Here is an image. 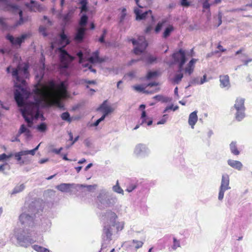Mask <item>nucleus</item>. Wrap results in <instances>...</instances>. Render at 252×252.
<instances>
[{"mask_svg": "<svg viewBox=\"0 0 252 252\" xmlns=\"http://www.w3.org/2000/svg\"><path fill=\"white\" fill-rule=\"evenodd\" d=\"M25 5L31 11H41L42 10V7L36 1L33 0H31L30 2H26L25 3Z\"/></svg>", "mask_w": 252, "mask_h": 252, "instance_id": "nucleus-18", "label": "nucleus"}, {"mask_svg": "<svg viewBox=\"0 0 252 252\" xmlns=\"http://www.w3.org/2000/svg\"><path fill=\"white\" fill-rule=\"evenodd\" d=\"M130 41L132 42L133 45L135 46L134 53L136 55H139L143 53L148 46V44L144 36H139L137 40L134 39H131Z\"/></svg>", "mask_w": 252, "mask_h": 252, "instance_id": "nucleus-8", "label": "nucleus"}, {"mask_svg": "<svg viewBox=\"0 0 252 252\" xmlns=\"http://www.w3.org/2000/svg\"><path fill=\"white\" fill-rule=\"evenodd\" d=\"M29 66L19 64L16 68L11 66L6 68L7 73L11 72L16 88L14 92V99L19 107H21L23 117L28 123L29 127H32L33 120L38 119L40 115L39 107L44 97H47L51 105L62 108L63 105L61 101V97L66 95V86L65 82L57 84L55 81L50 80L45 83H42L44 74L42 69L39 75H36L37 81L34 92L37 98L35 102L27 103L26 99L28 98L30 92L28 90L26 79L29 76Z\"/></svg>", "mask_w": 252, "mask_h": 252, "instance_id": "nucleus-1", "label": "nucleus"}, {"mask_svg": "<svg viewBox=\"0 0 252 252\" xmlns=\"http://www.w3.org/2000/svg\"><path fill=\"white\" fill-rule=\"evenodd\" d=\"M137 183L136 181L131 182L127 185L126 191L130 192H132L137 187Z\"/></svg>", "mask_w": 252, "mask_h": 252, "instance_id": "nucleus-37", "label": "nucleus"}, {"mask_svg": "<svg viewBox=\"0 0 252 252\" xmlns=\"http://www.w3.org/2000/svg\"><path fill=\"white\" fill-rule=\"evenodd\" d=\"M86 188L88 190H91L94 189L95 186L93 185H83L70 183H62L56 186V188L59 190L63 192H68L71 193L73 189H77L78 188Z\"/></svg>", "mask_w": 252, "mask_h": 252, "instance_id": "nucleus-5", "label": "nucleus"}, {"mask_svg": "<svg viewBox=\"0 0 252 252\" xmlns=\"http://www.w3.org/2000/svg\"><path fill=\"white\" fill-rule=\"evenodd\" d=\"M107 33V31L105 29L103 30V33L101 36L99 38V41L101 43H104V38L106 35V34Z\"/></svg>", "mask_w": 252, "mask_h": 252, "instance_id": "nucleus-58", "label": "nucleus"}, {"mask_svg": "<svg viewBox=\"0 0 252 252\" xmlns=\"http://www.w3.org/2000/svg\"><path fill=\"white\" fill-rule=\"evenodd\" d=\"M39 207V202L35 201L30 204L26 203L22 208L19 221L23 228H17L14 232V236L21 246L27 247L36 240L34 228L36 224V214L42 212Z\"/></svg>", "mask_w": 252, "mask_h": 252, "instance_id": "nucleus-2", "label": "nucleus"}, {"mask_svg": "<svg viewBox=\"0 0 252 252\" xmlns=\"http://www.w3.org/2000/svg\"><path fill=\"white\" fill-rule=\"evenodd\" d=\"M108 196H109V192L106 189H101L100 190L96 198L97 204L99 209L106 207Z\"/></svg>", "mask_w": 252, "mask_h": 252, "instance_id": "nucleus-13", "label": "nucleus"}, {"mask_svg": "<svg viewBox=\"0 0 252 252\" xmlns=\"http://www.w3.org/2000/svg\"><path fill=\"white\" fill-rule=\"evenodd\" d=\"M235 119L238 122L241 121L245 117V109L235 110Z\"/></svg>", "mask_w": 252, "mask_h": 252, "instance_id": "nucleus-30", "label": "nucleus"}, {"mask_svg": "<svg viewBox=\"0 0 252 252\" xmlns=\"http://www.w3.org/2000/svg\"><path fill=\"white\" fill-rule=\"evenodd\" d=\"M134 90L139 92H143L146 94H153L155 93L158 92L160 89L159 88H156L154 91H148L145 90V88L143 87L142 85H136L132 87Z\"/></svg>", "mask_w": 252, "mask_h": 252, "instance_id": "nucleus-23", "label": "nucleus"}, {"mask_svg": "<svg viewBox=\"0 0 252 252\" xmlns=\"http://www.w3.org/2000/svg\"><path fill=\"white\" fill-rule=\"evenodd\" d=\"M153 98L157 101H161L162 102H167L170 100L169 97L164 96L162 95H157L154 96Z\"/></svg>", "mask_w": 252, "mask_h": 252, "instance_id": "nucleus-38", "label": "nucleus"}, {"mask_svg": "<svg viewBox=\"0 0 252 252\" xmlns=\"http://www.w3.org/2000/svg\"><path fill=\"white\" fill-rule=\"evenodd\" d=\"M76 55L79 59L80 63H83L86 60H88L90 63H101L103 61L99 57V52L98 51H96L93 52L92 55L88 59H87L86 56H84V54L81 51L77 52Z\"/></svg>", "mask_w": 252, "mask_h": 252, "instance_id": "nucleus-9", "label": "nucleus"}, {"mask_svg": "<svg viewBox=\"0 0 252 252\" xmlns=\"http://www.w3.org/2000/svg\"><path fill=\"white\" fill-rule=\"evenodd\" d=\"M200 81V85H202L204 84V83L208 81V80L206 79V75H204L203 77L199 80Z\"/></svg>", "mask_w": 252, "mask_h": 252, "instance_id": "nucleus-64", "label": "nucleus"}, {"mask_svg": "<svg viewBox=\"0 0 252 252\" xmlns=\"http://www.w3.org/2000/svg\"><path fill=\"white\" fill-rule=\"evenodd\" d=\"M181 242L180 240L178 239L177 238L174 237L173 238V244L169 248L170 252L175 251L178 248H181Z\"/></svg>", "mask_w": 252, "mask_h": 252, "instance_id": "nucleus-27", "label": "nucleus"}, {"mask_svg": "<svg viewBox=\"0 0 252 252\" xmlns=\"http://www.w3.org/2000/svg\"><path fill=\"white\" fill-rule=\"evenodd\" d=\"M141 60L147 63H152L156 61V58L151 55L148 53H144L142 54V57L139 60H132L129 63V65H131L133 63Z\"/></svg>", "mask_w": 252, "mask_h": 252, "instance_id": "nucleus-17", "label": "nucleus"}, {"mask_svg": "<svg viewBox=\"0 0 252 252\" xmlns=\"http://www.w3.org/2000/svg\"><path fill=\"white\" fill-rule=\"evenodd\" d=\"M158 72L157 71H149L147 75V79H150L154 77L157 76Z\"/></svg>", "mask_w": 252, "mask_h": 252, "instance_id": "nucleus-53", "label": "nucleus"}, {"mask_svg": "<svg viewBox=\"0 0 252 252\" xmlns=\"http://www.w3.org/2000/svg\"><path fill=\"white\" fill-rule=\"evenodd\" d=\"M196 85H200V81L199 78L198 77L193 78L191 79L189 83V86H188V87Z\"/></svg>", "mask_w": 252, "mask_h": 252, "instance_id": "nucleus-44", "label": "nucleus"}, {"mask_svg": "<svg viewBox=\"0 0 252 252\" xmlns=\"http://www.w3.org/2000/svg\"><path fill=\"white\" fill-rule=\"evenodd\" d=\"M197 113V111H194L191 113L189 117L188 123L192 129L194 128V126L198 121Z\"/></svg>", "mask_w": 252, "mask_h": 252, "instance_id": "nucleus-19", "label": "nucleus"}, {"mask_svg": "<svg viewBox=\"0 0 252 252\" xmlns=\"http://www.w3.org/2000/svg\"><path fill=\"white\" fill-rule=\"evenodd\" d=\"M209 0H203L202 3V7L203 9H210V6L212 4V3H210L209 2Z\"/></svg>", "mask_w": 252, "mask_h": 252, "instance_id": "nucleus-47", "label": "nucleus"}, {"mask_svg": "<svg viewBox=\"0 0 252 252\" xmlns=\"http://www.w3.org/2000/svg\"><path fill=\"white\" fill-rule=\"evenodd\" d=\"M141 11L137 8H135L134 9V13L136 15V19L137 20H140L144 19L146 18V15H147L148 12L151 13L152 11L151 10H149L148 11H146L143 12V13H141Z\"/></svg>", "mask_w": 252, "mask_h": 252, "instance_id": "nucleus-28", "label": "nucleus"}, {"mask_svg": "<svg viewBox=\"0 0 252 252\" xmlns=\"http://www.w3.org/2000/svg\"><path fill=\"white\" fill-rule=\"evenodd\" d=\"M245 99L243 98H237L236 100L234 106L231 108V111L237 110H241L245 109L244 106Z\"/></svg>", "mask_w": 252, "mask_h": 252, "instance_id": "nucleus-20", "label": "nucleus"}, {"mask_svg": "<svg viewBox=\"0 0 252 252\" xmlns=\"http://www.w3.org/2000/svg\"><path fill=\"white\" fill-rule=\"evenodd\" d=\"M61 117L63 120L69 123H70L72 121L70 117V114L67 112L63 113L61 116Z\"/></svg>", "mask_w": 252, "mask_h": 252, "instance_id": "nucleus-41", "label": "nucleus"}, {"mask_svg": "<svg viewBox=\"0 0 252 252\" xmlns=\"http://www.w3.org/2000/svg\"><path fill=\"white\" fill-rule=\"evenodd\" d=\"M174 31V27L172 25H169L167 27L162 34V37L166 38L170 36L171 32Z\"/></svg>", "mask_w": 252, "mask_h": 252, "instance_id": "nucleus-34", "label": "nucleus"}, {"mask_svg": "<svg viewBox=\"0 0 252 252\" xmlns=\"http://www.w3.org/2000/svg\"><path fill=\"white\" fill-rule=\"evenodd\" d=\"M63 150V148L61 147L60 149H53L52 150V152L57 155L61 154V152Z\"/></svg>", "mask_w": 252, "mask_h": 252, "instance_id": "nucleus-63", "label": "nucleus"}, {"mask_svg": "<svg viewBox=\"0 0 252 252\" xmlns=\"http://www.w3.org/2000/svg\"><path fill=\"white\" fill-rule=\"evenodd\" d=\"M85 30L84 27H81L78 29L75 36V39L78 41H81L84 38Z\"/></svg>", "mask_w": 252, "mask_h": 252, "instance_id": "nucleus-29", "label": "nucleus"}, {"mask_svg": "<svg viewBox=\"0 0 252 252\" xmlns=\"http://www.w3.org/2000/svg\"><path fill=\"white\" fill-rule=\"evenodd\" d=\"M126 16V9L125 8H123L122 11V13L120 18V22L122 23L124 19L125 18Z\"/></svg>", "mask_w": 252, "mask_h": 252, "instance_id": "nucleus-57", "label": "nucleus"}, {"mask_svg": "<svg viewBox=\"0 0 252 252\" xmlns=\"http://www.w3.org/2000/svg\"><path fill=\"white\" fill-rule=\"evenodd\" d=\"M29 155L27 150L21 151L19 152L16 153L14 156L18 161L21 160L22 156Z\"/></svg>", "mask_w": 252, "mask_h": 252, "instance_id": "nucleus-36", "label": "nucleus"}, {"mask_svg": "<svg viewBox=\"0 0 252 252\" xmlns=\"http://www.w3.org/2000/svg\"><path fill=\"white\" fill-rule=\"evenodd\" d=\"M231 153L235 156H238L240 154V151L237 148V146L236 142L232 141L229 145Z\"/></svg>", "mask_w": 252, "mask_h": 252, "instance_id": "nucleus-32", "label": "nucleus"}, {"mask_svg": "<svg viewBox=\"0 0 252 252\" xmlns=\"http://www.w3.org/2000/svg\"><path fill=\"white\" fill-rule=\"evenodd\" d=\"M166 22V20L165 19H162L161 21L158 22L155 29V32L156 33H158L161 31Z\"/></svg>", "mask_w": 252, "mask_h": 252, "instance_id": "nucleus-39", "label": "nucleus"}, {"mask_svg": "<svg viewBox=\"0 0 252 252\" xmlns=\"http://www.w3.org/2000/svg\"><path fill=\"white\" fill-rule=\"evenodd\" d=\"M244 51L243 48H241L236 52V55L240 54L239 58L240 60L244 63V65H248V63L252 62V59H248L245 60V59L247 58V55L246 54H242V52Z\"/></svg>", "mask_w": 252, "mask_h": 252, "instance_id": "nucleus-24", "label": "nucleus"}, {"mask_svg": "<svg viewBox=\"0 0 252 252\" xmlns=\"http://www.w3.org/2000/svg\"><path fill=\"white\" fill-rule=\"evenodd\" d=\"M122 207V206L121 205H117L115 206V210L117 211V212L119 214H122V211L121 210V208Z\"/></svg>", "mask_w": 252, "mask_h": 252, "instance_id": "nucleus-62", "label": "nucleus"}, {"mask_svg": "<svg viewBox=\"0 0 252 252\" xmlns=\"http://www.w3.org/2000/svg\"><path fill=\"white\" fill-rule=\"evenodd\" d=\"M133 153L138 158H144L149 155L150 150L146 145L139 143L135 146Z\"/></svg>", "mask_w": 252, "mask_h": 252, "instance_id": "nucleus-10", "label": "nucleus"}, {"mask_svg": "<svg viewBox=\"0 0 252 252\" xmlns=\"http://www.w3.org/2000/svg\"><path fill=\"white\" fill-rule=\"evenodd\" d=\"M104 120V117H101L99 119L96 120L94 123L91 124L90 126H96L99 124Z\"/></svg>", "mask_w": 252, "mask_h": 252, "instance_id": "nucleus-55", "label": "nucleus"}, {"mask_svg": "<svg viewBox=\"0 0 252 252\" xmlns=\"http://www.w3.org/2000/svg\"><path fill=\"white\" fill-rule=\"evenodd\" d=\"M100 110L103 113L102 117H104V119L110 113H111L113 109L110 106L106 105L105 104L103 103L100 107Z\"/></svg>", "mask_w": 252, "mask_h": 252, "instance_id": "nucleus-26", "label": "nucleus"}, {"mask_svg": "<svg viewBox=\"0 0 252 252\" xmlns=\"http://www.w3.org/2000/svg\"><path fill=\"white\" fill-rule=\"evenodd\" d=\"M172 58L174 62L178 63V71L181 72L183 70V65L187 61L185 51L182 49H180L178 52L172 55Z\"/></svg>", "mask_w": 252, "mask_h": 252, "instance_id": "nucleus-11", "label": "nucleus"}, {"mask_svg": "<svg viewBox=\"0 0 252 252\" xmlns=\"http://www.w3.org/2000/svg\"><path fill=\"white\" fill-rule=\"evenodd\" d=\"M181 4L182 6L186 7H188L190 5V3L187 0H181Z\"/></svg>", "mask_w": 252, "mask_h": 252, "instance_id": "nucleus-61", "label": "nucleus"}, {"mask_svg": "<svg viewBox=\"0 0 252 252\" xmlns=\"http://www.w3.org/2000/svg\"><path fill=\"white\" fill-rule=\"evenodd\" d=\"M32 248L37 252H49L48 249L41 247L38 245H34L32 246Z\"/></svg>", "mask_w": 252, "mask_h": 252, "instance_id": "nucleus-40", "label": "nucleus"}, {"mask_svg": "<svg viewBox=\"0 0 252 252\" xmlns=\"http://www.w3.org/2000/svg\"><path fill=\"white\" fill-rule=\"evenodd\" d=\"M60 39L61 45L62 46V48H59L60 52V59L61 61L59 68L60 71L62 74L68 75V69L70 66L71 63L74 60V57L71 56L63 48L70 42L67 35L63 32L60 34Z\"/></svg>", "mask_w": 252, "mask_h": 252, "instance_id": "nucleus-3", "label": "nucleus"}, {"mask_svg": "<svg viewBox=\"0 0 252 252\" xmlns=\"http://www.w3.org/2000/svg\"><path fill=\"white\" fill-rule=\"evenodd\" d=\"M196 61L197 60L195 59H192L189 61L185 69L186 73H188L189 75H190L193 72L194 67V64Z\"/></svg>", "mask_w": 252, "mask_h": 252, "instance_id": "nucleus-25", "label": "nucleus"}, {"mask_svg": "<svg viewBox=\"0 0 252 252\" xmlns=\"http://www.w3.org/2000/svg\"><path fill=\"white\" fill-rule=\"evenodd\" d=\"M24 134L26 139H29L32 137V132L29 128L26 127V126L23 124L21 126L17 134L16 135L11 139L12 142H20L19 137L21 135Z\"/></svg>", "mask_w": 252, "mask_h": 252, "instance_id": "nucleus-14", "label": "nucleus"}, {"mask_svg": "<svg viewBox=\"0 0 252 252\" xmlns=\"http://www.w3.org/2000/svg\"><path fill=\"white\" fill-rule=\"evenodd\" d=\"M113 190L114 191H115L117 193L124 194V190L120 187V186L119 185L118 181H117L116 185L113 187Z\"/></svg>", "mask_w": 252, "mask_h": 252, "instance_id": "nucleus-42", "label": "nucleus"}, {"mask_svg": "<svg viewBox=\"0 0 252 252\" xmlns=\"http://www.w3.org/2000/svg\"><path fill=\"white\" fill-rule=\"evenodd\" d=\"M25 188V186L24 184L16 186L12 190L11 194H15L22 191Z\"/></svg>", "mask_w": 252, "mask_h": 252, "instance_id": "nucleus-35", "label": "nucleus"}, {"mask_svg": "<svg viewBox=\"0 0 252 252\" xmlns=\"http://www.w3.org/2000/svg\"><path fill=\"white\" fill-rule=\"evenodd\" d=\"M183 77V74L182 73L176 74L173 79V82L176 84H179Z\"/></svg>", "mask_w": 252, "mask_h": 252, "instance_id": "nucleus-46", "label": "nucleus"}, {"mask_svg": "<svg viewBox=\"0 0 252 252\" xmlns=\"http://www.w3.org/2000/svg\"><path fill=\"white\" fill-rule=\"evenodd\" d=\"M168 118V115L166 114H164L163 115L162 118L161 119L157 122V125H163L164 124Z\"/></svg>", "mask_w": 252, "mask_h": 252, "instance_id": "nucleus-49", "label": "nucleus"}, {"mask_svg": "<svg viewBox=\"0 0 252 252\" xmlns=\"http://www.w3.org/2000/svg\"><path fill=\"white\" fill-rule=\"evenodd\" d=\"M0 1L2 2L5 5L4 8L5 10L9 11L15 14L17 13L19 14L20 19L15 23V27L20 26L24 23L26 20L23 17L22 11L18 6L8 3L7 0H0Z\"/></svg>", "mask_w": 252, "mask_h": 252, "instance_id": "nucleus-6", "label": "nucleus"}, {"mask_svg": "<svg viewBox=\"0 0 252 252\" xmlns=\"http://www.w3.org/2000/svg\"><path fill=\"white\" fill-rule=\"evenodd\" d=\"M102 243L101 250L99 252H105L104 249L108 246L110 244L111 240V233L110 230V227L105 226L104 233L102 234Z\"/></svg>", "mask_w": 252, "mask_h": 252, "instance_id": "nucleus-15", "label": "nucleus"}, {"mask_svg": "<svg viewBox=\"0 0 252 252\" xmlns=\"http://www.w3.org/2000/svg\"><path fill=\"white\" fill-rule=\"evenodd\" d=\"M72 17V12L71 11H69L67 13L63 16V22L64 26L69 23Z\"/></svg>", "mask_w": 252, "mask_h": 252, "instance_id": "nucleus-33", "label": "nucleus"}, {"mask_svg": "<svg viewBox=\"0 0 252 252\" xmlns=\"http://www.w3.org/2000/svg\"><path fill=\"white\" fill-rule=\"evenodd\" d=\"M128 76L130 79H132L135 77L136 72L135 71H132L127 73L126 75Z\"/></svg>", "mask_w": 252, "mask_h": 252, "instance_id": "nucleus-60", "label": "nucleus"}, {"mask_svg": "<svg viewBox=\"0 0 252 252\" xmlns=\"http://www.w3.org/2000/svg\"><path fill=\"white\" fill-rule=\"evenodd\" d=\"M134 233L135 235H137L138 233H140L142 235L141 240L133 239L129 242V246L134 249L135 251H137L138 249L143 247L145 241L146 235L143 230L141 231H135Z\"/></svg>", "mask_w": 252, "mask_h": 252, "instance_id": "nucleus-12", "label": "nucleus"}, {"mask_svg": "<svg viewBox=\"0 0 252 252\" xmlns=\"http://www.w3.org/2000/svg\"><path fill=\"white\" fill-rule=\"evenodd\" d=\"M118 201V198L113 195H109L107 199L106 207H109L114 206Z\"/></svg>", "mask_w": 252, "mask_h": 252, "instance_id": "nucleus-31", "label": "nucleus"}, {"mask_svg": "<svg viewBox=\"0 0 252 252\" xmlns=\"http://www.w3.org/2000/svg\"><path fill=\"white\" fill-rule=\"evenodd\" d=\"M88 19V18L86 14H83L81 16V19H80V21L79 22L80 25L81 27H84L86 25V24L87 23Z\"/></svg>", "mask_w": 252, "mask_h": 252, "instance_id": "nucleus-43", "label": "nucleus"}, {"mask_svg": "<svg viewBox=\"0 0 252 252\" xmlns=\"http://www.w3.org/2000/svg\"><path fill=\"white\" fill-rule=\"evenodd\" d=\"M220 86L221 88L230 87L229 77L227 75L220 76Z\"/></svg>", "mask_w": 252, "mask_h": 252, "instance_id": "nucleus-22", "label": "nucleus"}, {"mask_svg": "<svg viewBox=\"0 0 252 252\" xmlns=\"http://www.w3.org/2000/svg\"><path fill=\"white\" fill-rule=\"evenodd\" d=\"M79 2L82 5L81 11H86L87 10V0H79Z\"/></svg>", "mask_w": 252, "mask_h": 252, "instance_id": "nucleus-48", "label": "nucleus"}, {"mask_svg": "<svg viewBox=\"0 0 252 252\" xmlns=\"http://www.w3.org/2000/svg\"><path fill=\"white\" fill-rule=\"evenodd\" d=\"M30 36V33H24L19 37H14L10 34H7L6 35V39L13 45L20 46L21 44L24 42L25 40Z\"/></svg>", "mask_w": 252, "mask_h": 252, "instance_id": "nucleus-16", "label": "nucleus"}, {"mask_svg": "<svg viewBox=\"0 0 252 252\" xmlns=\"http://www.w3.org/2000/svg\"><path fill=\"white\" fill-rule=\"evenodd\" d=\"M40 144H39L35 148L31 150H27L28 154L34 156L35 154V152L38 149Z\"/></svg>", "mask_w": 252, "mask_h": 252, "instance_id": "nucleus-56", "label": "nucleus"}, {"mask_svg": "<svg viewBox=\"0 0 252 252\" xmlns=\"http://www.w3.org/2000/svg\"><path fill=\"white\" fill-rule=\"evenodd\" d=\"M146 119H147V117H146V111L145 110H143L142 114H141V124L146 123Z\"/></svg>", "mask_w": 252, "mask_h": 252, "instance_id": "nucleus-54", "label": "nucleus"}, {"mask_svg": "<svg viewBox=\"0 0 252 252\" xmlns=\"http://www.w3.org/2000/svg\"><path fill=\"white\" fill-rule=\"evenodd\" d=\"M100 218L105 223L104 228L105 226L109 227L111 233H112L111 226H115L118 231H121L124 227V221H116L118 216L115 212L111 210H107L106 212H102L100 215ZM104 230V229H103ZM103 233L104 231H103Z\"/></svg>", "mask_w": 252, "mask_h": 252, "instance_id": "nucleus-4", "label": "nucleus"}, {"mask_svg": "<svg viewBox=\"0 0 252 252\" xmlns=\"http://www.w3.org/2000/svg\"><path fill=\"white\" fill-rule=\"evenodd\" d=\"M12 156H13L12 154H10V155H7L5 154H2L0 155V161H3L7 158H10L12 157Z\"/></svg>", "mask_w": 252, "mask_h": 252, "instance_id": "nucleus-52", "label": "nucleus"}, {"mask_svg": "<svg viewBox=\"0 0 252 252\" xmlns=\"http://www.w3.org/2000/svg\"><path fill=\"white\" fill-rule=\"evenodd\" d=\"M230 180L229 176L227 174L222 175L220 185L219 187L218 194V199L222 201L224 197V192L231 189L229 186Z\"/></svg>", "mask_w": 252, "mask_h": 252, "instance_id": "nucleus-7", "label": "nucleus"}, {"mask_svg": "<svg viewBox=\"0 0 252 252\" xmlns=\"http://www.w3.org/2000/svg\"><path fill=\"white\" fill-rule=\"evenodd\" d=\"M37 129L40 132H44L47 129V126L45 123H42L37 126Z\"/></svg>", "mask_w": 252, "mask_h": 252, "instance_id": "nucleus-45", "label": "nucleus"}, {"mask_svg": "<svg viewBox=\"0 0 252 252\" xmlns=\"http://www.w3.org/2000/svg\"><path fill=\"white\" fill-rule=\"evenodd\" d=\"M83 63V66H84L85 67H88L89 69L91 70V71L93 72H96V70L93 68L92 67L91 65H90L89 63Z\"/></svg>", "mask_w": 252, "mask_h": 252, "instance_id": "nucleus-59", "label": "nucleus"}, {"mask_svg": "<svg viewBox=\"0 0 252 252\" xmlns=\"http://www.w3.org/2000/svg\"><path fill=\"white\" fill-rule=\"evenodd\" d=\"M227 164L232 168L240 171L243 166L241 162L238 160L229 159L227 160Z\"/></svg>", "mask_w": 252, "mask_h": 252, "instance_id": "nucleus-21", "label": "nucleus"}, {"mask_svg": "<svg viewBox=\"0 0 252 252\" xmlns=\"http://www.w3.org/2000/svg\"><path fill=\"white\" fill-rule=\"evenodd\" d=\"M5 19L2 17L0 18V26L3 29H6L7 28V25L5 22Z\"/></svg>", "mask_w": 252, "mask_h": 252, "instance_id": "nucleus-51", "label": "nucleus"}, {"mask_svg": "<svg viewBox=\"0 0 252 252\" xmlns=\"http://www.w3.org/2000/svg\"><path fill=\"white\" fill-rule=\"evenodd\" d=\"M46 28L44 26H41L39 28V32L43 35L44 36H46L47 35V33L46 32Z\"/></svg>", "mask_w": 252, "mask_h": 252, "instance_id": "nucleus-50", "label": "nucleus"}]
</instances>
